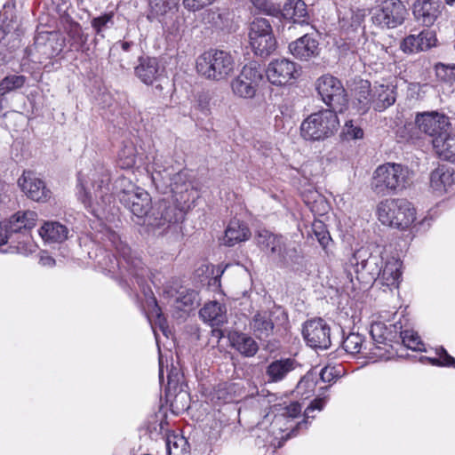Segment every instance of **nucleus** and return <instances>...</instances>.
I'll return each instance as SVG.
<instances>
[{
    "instance_id": "864d4df0",
    "label": "nucleus",
    "mask_w": 455,
    "mask_h": 455,
    "mask_svg": "<svg viewBox=\"0 0 455 455\" xmlns=\"http://www.w3.org/2000/svg\"><path fill=\"white\" fill-rule=\"evenodd\" d=\"M252 5L259 11L263 12L268 15H275L278 13V9L267 0H250Z\"/></svg>"
},
{
    "instance_id": "6ab92c4d",
    "label": "nucleus",
    "mask_w": 455,
    "mask_h": 455,
    "mask_svg": "<svg viewBox=\"0 0 455 455\" xmlns=\"http://www.w3.org/2000/svg\"><path fill=\"white\" fill-rule=\"evenodd\" d=\"M443 8L441 0H416L412 5V13L416 20L429 27L441 16Z\"/></svg>"
},
{
    "instance_id": "6e6d98bb",
    "label": "nucleus",
    "mask_w": 455,
    "mask_h": 455,
    "mask_svg": "<svg viewBox=\"0 0 455 455\" xmlns=\"http://www.w3.org/2000/svg\"><path fill=\"white\" fill-rule=\"evenodd\" d=\"M301 405L298 402H292L283 408L282 415L287 418H296L301 412Z\"/></svg>"
},
{
    "instance_id": "bb28decb",
    "label": "nucleus",
    "mask_w": 455,
    "mask_h": 455,
    "mask_svg": "<svg viewBox=\"0 0 455 455\" xmlns=\"http://www.w3.org/2000/svg\"><path fill=\"white\" fill-rule=\"evenodd\" d=\"M432 144L439 157L455 163V134L451 130L445 135L432 140Z\"/></svg>"
},
{
    "instance_id": "0e129e2a",
    "label": "nucleus",
    "mask_w": 455,
    "mask_h": 455,
    "mask_svg": "<svg viewBox=\"0 0 455 455\" xmlns=\"http://www.w3.org/2000/svg\"><path fill=\"white\" fill-rule=\"evenodd\" d=\"M159 380L160 382L164 379V369H163V360L162 357H159Z\"/></svg>"
},
{
    "instance_id": "8fccbe9b",
    "label": "nucleus",
    "mask_w": 455,
    "mask_h": 455,
    "mask_svg": "<svg viewBox=\"0 0 455 455\" xmlns=\"http://www.w3.org/2000/svg\"><path fill=\"white\" fill-rule=\"evenodd\" d=\"M436 76L447 82L455 80V66H449L439 63L435 66Z\"/></svg>"
},
{
    "instance_id": "c03bdc74",
    "label": "nucleus",
    "mask_w": 455,
    "mask_h": 455,
    "mask_svg": "<svg viewBox=\"0 0 455 455\" xmlns=\"http://www.w3.org/2000/svg\"><path fill=\"white\" fill-rule=\"evenodd\" d=\"M187 444V441L182 436L171 435L166 440V449L169 455H180Z\"/></svg>"
},
{
    "instance_id": "9d476101",
    "label": "nucleus",
    "mask_w": 455,
    "mask_h": 455,
    "mask_svg": "<svg viewBox=\"0 0 455 455\" xmlns=\"http://www.w3.org/2000/svg\"><path fill=\"white\" fill-rule=\"evenodd\" d=\"M371 8L372 22L382 28H394L403 23L408 14L400 0H374Z\"/></svg>"
},
{
    "instance_id": "680f3d73",
    "label": "nucleus",
    "mask_w": 455,
    "mask_h": 455,
    "mask_svg": "<svg viewBox=\"0 0 455 455\" xmlns=\"http://www.w3.org/2000/svg\"><path fill=\"white\" fill-rule=\"evenodd\" d=\"M40 264L44 267H52L55 265V259L46 252H43L40 256Z\"/></svg>"
},
{
    "instance_id": "09e8293b",
    "label": "nucleus",
    "mask_w": 455,
    "mask_h": 455,
    "mask_svg": "<svg viewBox=\"0 0 455 455\" xmlns=\"http://www.w3.org/2000/svg\"><path fill=\"white\" fill-rule=\"evenodd\" d=\"M202 20L205 24L219 27L222 24V15L219 9H208L202 13Z\"/></svg>"
},
{
    "instance_id": "c9c22d12",
    "label": "nucleus",
    "mask_w": 455,
    "mask_h": 455,
    "mask_svg": "<svg viewBox=\"0 0 455 455\" xmlns=\"http://www.w3.org/2000/svg\"><path fill=\"white\" fill-rule=\"evenodd\" d=\"M27 81L25 76L11 75L5 76L0 82V93L4 95L11 91L21 88Z\"/></svg>"
},
{
    "instance_id": "423d86ee",
    "label": "nucleus",
    "mask_w": 455,
    "mask_h": 455,
    "mask_svg": "<svg viewBox=\"0 0 455 455\" xmlns=\"http://www.w3.org/2000/svg\"><path fill=\"white\" fill-rule=\"evenodd\" d=\"M109 171L102 164H96L88 173H80L79 199L85 206H91L93 202L101 200L106 203L109 200Z\"/></svg>"
},
{
    "instance_id": "4c0bfd02",
    "label": "nucleus",
    "mask_w": 455,
    "mask_h": 455,
    "mask_svg": "<svg viewBox=\"0 0 455 455\" xmlns=\"http://www.w3.org/2000/svg\"><path fill=\"white\" fill-rule=\"evenodd\" d=\"M136 163V148L133 145H125L118 153V164L123 169H130Z\"/></svg>"
},
{
    "instance_id": "4468645a",
    "label": "nucleus",
    "mask_w": 455,
    "mask_h": 455,
    "mask_svg": "<svg viewBox=\"0 0 455 455\" xmlns=\"http://www.w3.org/2000/svg\"><path fill=\"white\" fill-rule=\"evenodd\" d=\"M262 80L261 70L256 64L245 65L239 75L231 82L233 93L243 99H252Z\"/></svg>"
},
{
    "instance_id": "b1692460",
    "label": "nucleus",
    "mask_w": 455,
    "mask_h": 455,
    "mask_svg": "<svg viewBox=\"0 0 455 455\" xmlns=\"http://www.w3.org/2000/svg\"><path fill=\"white\" fill-rule=\"evenodd\" d=\"M290 52L293 56L307 60L319 54V43L316 37L306 34L289 45Z\"/></svg>"
},
{
    "instance_id": "cd10ccee",
    "label": "nucleus",
    "mask_w": 455,
    "mask_h": 455,
    "mask_svg": "<svg viewBox=\"0 0 455 455\" xmlns=\"http://www.w3.org/2000/svg\"><path fill=\"white\" fill-rule=\"evenodd\" d=\"M251 235L247 226L239 220H231L223 237V243L228 246H233L237 243L249 239Z\"/></svg>"
},
{
    "instance_id": "39448f33",
    "label": "nucleus",
    "mask_w": 455,
    "mask_h": 455,
    "mask_svg": "<svg viewBox=\"0 0 455 455\" xmlns=\"http://www.w3.org/2000/svg\"><path fill=\"white\" fill-rule=\"evenodd\" d=\"M411 172L408 167L395 163L378 166L372 174L371 189L378 195L397 194L409 186Z\"/></svg>"
},
{
    "instance_id": "774afa93",
    "label": "nucleus",
    "mask_w": 455,
    "mask_h": 455,
    "mask_svg": "<svg viewBox=\"0 0 455 455\" xmlns=\"http://www.w3.org/2000/svg\"><path fill=\"white\" fill-rule=\"evenodd\" d=\"M445 3L449 5H452L453 4H455V0H445Z\"/></svg>"
},
{
    "instance_id": "ddd939ff",
    "label": "nucleus",
    "mask_w": 455,
    "mask_h": 455,
    "mask_svg": "<svg viewBox=\"0 0 455 455\" xmlns=\"http://www.w3.org/2000/svg\"><path fill=\"white\" fill-rule=\"evenodd\" d=\"M316 90L322 100L337 112H343L347 104L345 89L336 77L325 75L318 78Z\"/></svg>"
},
{
    "instance_id": "9b49d317",
    "label": "nucleus",
    "mask_w": 455,
    "mask_h": 455,
    "mask_svg": "<svg viewBox=\"0 0 455 455\" xmlns=\"http://www.w3.org/2000/svg\"><path fill=\"white\" fill-rule=\"evenodd\" d=\"M249 42L254 53L261 57L268 56L275 50L276 40L267 19H253L249 27Z\"/></svg>"
},
{
    "instance_id": "7c9ffc66",
    "label": "nucleus",
    "mask_w": 455,
    "mask_h": 455,
    "mask_svg": "<svg viewBox=\"0 0 455 455\" xmlns=\"http://www.w3.org/2000/svg\"><path fill=\"white\" fill-rule=\"evenodd\" d=\"M42 239L48 243H62L68 238V229L56 221L45 222L38 230Z\"/></svg>"
},
{
    "instance_id": "de8ad7c7",
    "label": "nucleus",
    "mask_w": 455,
    "mask_h": 455,
    "mask_svg": "<svg viewBox=\"0 0 455 455\" xmlns=\"http://www.w3.org/2000/svg\"><path fill=\"white\" fill-rule=\"evenodd\" d=\"M175 2L176 0H149L151 16L155 18L164 14L171 8L170 5Z\"/></svg>"
},
{
    "instance_id": "c756f323",
    "label": "nucleus",
    "mask_w": 455,
    "mask_h": 455,
    "mask_svg": "<svg viewBox=\"0 0 455 455\" xmlns=\"http://www.w3.org/2000/svg\"><path fill=\"white\" fill-rule=\"evenodd\" d=\"M231 346L244 356H253L259 350L257 342L250 336L241 332H231L228 335Z\"/></svg>"
},
{
    "instance_id": "5701e85b",
    "label": "nucleus",
    "mask_w": 455,
    "mask_h": 455,
    "mask_svg": "<svg viewBox=\"0 0 455 455\" xmlns=\"http://www.w3.org/2000/svg\"><path fill=\"white\" fill-rule=\"evenodd\" d=\"M299 363L293 358H280L272 361L266 368V376L269 383L283 381Z\"/></svg>"
},
{
    "instance_id": "f8f14e48",
    "label": "nucleus",
    "mask_w": 455,
    "mask_h": 455,
    "mask_svg": "<svg viewBox=\"0 0 455 455\" xmlns=\"http://www.w3.org/2000/svg\"><path fill=\"white\" fill-rule=\"evenodd\" d=\"M257 244L266 251H269L274 260L282 266H287L293 261L296 251L287 246L285 239L282 235L272 234L263 229L256 235Z\"/></svg>"
},
{
    "instance_id": "bf43d9fd",
    "label": "nucleus",
    "mask_w": 455,
    "mask_h": 455,
    "mask_svg": "<svg viewBox=\"0 0 455 455\" xmlns=\"http://www.w3.org/2000/svg\"><path fill=\"white\" fill-rule=\"evenodd\" d=\"M335 376L334 367L326 366L321 370L320 378L323 382H331Z\"/></svg>"
},
{
    "instance_id": "a19ab883",
    "label": "nucleus",
    "mask_w": 455,
    "mask_h": 455,
    "mask_svg": "<svg viewBox=\"0 0 455 455\" xmlns=\"http://www.w3.org/2000/svg\"><path fill=\"white\" fill-rule=\"evenodd\" d=\"M68 36L72 40L71 45L76 50H83L87 42V36L83 33L82 28L78 24L70 26Z\"/></svg>"
},
{
    "instance_id": "3c124183",
    "label": "nucleus",
    "mask_w": 455,
    "mask_h": 455,
    "mask_svg": "<svg viewBox=\"0 0 455 455\" xmlns=\"http://www.w3.org/2000/svg\"><path fill=\"white\" fill-rule=\"evenodd\" d=\"M438 358L429 359L432 364H439L442 366H454L455 359L450 355L443 347L437 349Z\"/></svg>"
},
{
    "instance_id": "49530a36",
    "label": "nucleus",
    "mask_w": 455,
    "mask_h": 455,
    "mask_svg": "<svg viewBox=\"0 0 455 455\" xmlns=\"http://www.w3.org/2000/svg\"><path fill=\"white\" fill-rule=\"evenodd\" d=\"M370 333L376 345L385 344L387 339V330L383 323H372Z\"/></svg>"
},
{
    "instance_id": "412c9836",
    "label": "nucleus",
    "mask_w": 455,
    "mask_h": 455,
    "mask_svg": "<svg viewBox=\"0 0 455 455\" xmlns=\"http://www.w3.org/2000/svg\"><path fill=\"white\" fill-rule=\"evenodd\" d=\"M164 68L156 58L140 57L134 68L135 76L145 84L151 85L162 76Z\"/></svg>"
},
{
    "instance_id": "052dcab7",
    "label": "nucleus",
    "mask_w": 455,
    "mask_h": 455,
    "mask_svg": "<svg viewBox=\"0 0 455 455\" xmlns=\"http://www.w3.org/2000/svg\"><path fill=\"white\" fill-rule=\"evenodd\" d=\"M153 302L155 304V309L154 310H155L156 315L157 316V322H158V324H159V328L162 331V332L164 333V335L168 337V327L164 325V319L162 318V315H161V313H160V308L158 307L155 299H153Z\"/></svg>"
},
{
    "instance_id": "c85d7f7f",
    "label": "nucleus",
    "mask_w": 455,
    "mask_h": 455,
    "mask_svg": "<svg viewBox=\"0 0 455 455\" xmlns=\"http://www.w3.org/2000/svg\"><path fill=\"white\" fill-rule=\"evenodd\" d=\"M200 316L212 326H220L227 322V309L220 303L211 301L200 310Z\"/></svg>"
},
{
    "instance_id": "338daca9",
    "label": "nucleus",
    "mask_w": 455,
    "mask_h": 455,
    "mask_svg": "<svg viewBox=\"0 0 455 455\" xmlns=\"http://www.w3.org/2000/svg\"><path fill=\"white\" fill-rule=\"evenodd\" d=\"M59 8H60V11L66 12V10H67V8H68V4H67V3H66V2H64V3L62 4V5H61V6H59Z\"/></svg>"
},
{
    "instance_id": "a878e982",
    "label": "nucleus",
    "mask_w": 455,
    "mask_h": 455,
    "mask_svg": "<svg viewBox=\"0 0 455 455\" xmlns=\"http://www.w3.org/2000/svg\"><path fill=\"white\" fill-rule=\"evenodd\" d=\"M402 262L395 259L390 258L387 259L381 267V273L377 275L376 281L381 285L390 288H398L401 279Z\"/></svg>"
},
{
    "instance_id": "2eb2a0df",
    "label": "nucleus",
    "mask_w": 455,
    "mask_h": 455,
    "mask_svg": "<svg viewBox=\"0 0 455 455\" xmlns=\"http://www.w3.org/2000/svg\"><path fill=\"white\" fill-rule=\"evenodd\" d=\"M415 124L421 132L431 137L432 140L445 135L451 130L449 117L437 111L418 113Z\"/></svg>"
},
{
    "instance_id": "69168bd1",
    "label": "nucleus",
    "mask_w": 455,
    "mask_h": 455,
    "mask_svg": "<svg viewBox=\"0 0 455 455\" xmlns=\"http://www.w3.org/2000/svg\"><path fill=\"white\" fill-rule=\"evenodd\" d=\"M121 45H122V49L126 52L130 49L132 43L123 42Z\"/></svg>"
},
{
    "instance_id": "5fc2aeb1",
    "label": "nucleus",
    "mask_w": 455,
    "mask_h": 455,
    "mask_svg": "<svg viewBox=\"0 0 455 455\" xmlns=\"http://www.w3.org/2000/svg\"><path fill=\"white\" fill-rule=\"evenodd\" d=\"M216 0H183V5L190 12H196L212 4Z\"/></svg>"
},
{
    "instance_id": "a211bd4d",
    "label": "nucleus",
    "mask_w": 455,
    "mask_h": 455,
    "mask_svg": "<svg viewBox=\"0 0 455 455\" xmlns=\"http://www.w3.org/2000/svg\"><path fill=\"white\" fill-rule=\"evenodd\" d=\"M296 64L287 59L272 60L266 70L268 81L277 86L285 85L296 77Z\"/></svg>"
},
{
    "instance_id": "e2e57ef3",
    "label": "nucleus",
    "mask_w": 455,
    "mask_h": 455,
    "mask_svg": "<svg viewBox=\"0 0 455 455\" xmlns=\"http://www.w3.org/2000/svg\"><path fill=\"white\" fill-rule=\"evenodd\" d=\"M168 384L177 383L179 381V372L177 369H172L167 376Z\"/></svg>"
},
{
    "instance_id": "4be33fe9",
    "label": "nucleus",
    "mask_w": 455,
    "mask_h": 455,
    "mask_svg": "<svg viewBox=\"0 0 455 455\" xmlns=\"http://www.w3.org/2000/svg\"><path fill=\"white\" fill-rule=\"evenodd\" d=\"M430 188L436 196H443L452 188L455 182L454 172L452 169L441 165L430 173Z\"/></svg>"
},
{
    "instance_id": "6e6552de",
    "label": "nucleus",
    "mask_w": 455,
    "mask_h": 455,
    "mask_svg": "<svg viewBox=\"0 0 455 455\" xmlns=\"http://www.w3.org/2000/svg\"><path fill=\"white\" fill-rule=\"evenodd\" d=\"M378 220L385 226L405 229L416 220V212L412 204L403 198H387L377 205Z\"/></svg>"
},
{
    "instance_id": "37998d69",
    "label": "nucleus",
    "mask_w": 455,
    "mask_h": 455,
    "mask_svg": "<svg viewBox=\"0 0 455 455\" xmlns=\"http://www.w3.org/2000/svg\"><path fill=\"white\" fill-rule=\"evenodd\" d=\"M363 338L358 333H350L342 343L343 348L349 354H357L361 351Z\"/></svg>"
},
{
    "instance_id": "473e14b6",
    "label": "nucleus",
    "mask_w": 455,
    "mask_h": 455,
    "mask_svg": "<svg viewBox=\"0 0 455 455\" xmlns=\"http://www.w3.org/2000/svg\"><path fill=\"white\" fill-rule=\"evenodd\" d=\"M251 326L254 333L259 338L267 337L273 328L274 323H272L267 312L256 314L251 323Z\"/></svg>"
},
{
    "instance_id": "79ce46f5",
    "label": "nucleus",
    "mask_w": 455,
    "mask_h": 455,
    "mask_svg": "<svg viewBox=\"0 0 455 455\" xmlns=\"http://www.w3.org/2000/svg\"><path fill=\"white\" fill-rule=\"evenodd\" d=\"M363 129L355 125L352 120H349L345 123L340 136L344 140H351L363 139Z\"/></svg>"
},
{
    "instance_id": "58836bf2",
    "label": "nucleus",
    "mask_w": 455,
    "mask_h": 455,
    "mask_svg": "<svg viewBox=\"0 0 455 455\" xmlns=\"http://www.w3.org/2000/svg\"><path fill=\"white\" fill-rule=\"evenodd\" d=\"M200 300L199 294L195 290L184 289L179 291L178 297L176 298V307L181 308V307H194L198 305Z\"/></svg>"
},
{
    "instance_id": "393cba45",
    "label": "nucleus",
    "mask_w": 455,
    "mask_h": 455,
    "mask_svg": "<svg viewBox=\"0 0 455 455\" xmlns=\"http://www.w3.org/2000/svg\"><path fill=\"white\" fill-rule=\"evenodd\" d=\"M396 100L395 86L393 84H376L372 88V107L377 111H383L392 106Z\"/></svg>"
},
{
    "instance_id": "20e7f679",
    "label": "nucleus",
    "mask_w": 455,
    "mask_h": 455,
    "mask_svg": "<svg viewBox=\"0 0 455 455\" xmlns=\"http://www.w3.org/2000/svg\"><path fill=\"white\" fill-rule=\"evenodd\" d=\"M152 169L151 178L156 188L164 194L169 189L172 199L177 202V206L182 211L180 204L186 203L188 199L187 193L191 188L187 172L172 173V170L164 166L162 157L158 156L154 158Z\"/></svg>"
},
{
    "instance_id": "ea45409f",
    "label": "nucleus",
    "mask_w": 455,
    "mask_h": 455,
    "mask_svg": "<svg viewBox=\"0 0 455 455\" xmlns=\"http://www.w3.org/2000/svg\"><path fill=\"white\" fill-rule=\"evenodd\" d=\"M401 339L403 344L414 351L424 350V344L420 339V337L412 330H405L401 332Z\"/></svg>"
},
{
    "instance_id": "dca6fc26",
    "label": "nucleus",
    "mask_w": 455,
    "mask_h": 455,
    "mask_svg": "<svg viewBox=\"0 0 455 455\" xmlns=\"http://www.w3.org/2000/svg\"><path fill=\"white\" fill-rule=\"evenodd\" d=\"M349 263L357 274H366L376 281L377 275L381 273L384 259L379 254L371 253L368 248L361 247L354 252Z\"/></svg>"
},
{
    "instance_id": "603ef678",
    "label": "nucleus",
    "mask_w": 455,
    "mask_h": 455,
    "mask_svg": "<svg viewBox=\"0 0 455 455\" xmlns=\"http://www.w3.org/2000/svg\"><path fill=\"white\" fill-rule=\"evenodd\" d=\"M419 44H418V37L416 35H410L406 36L401 43V50L405 53H414L420 52Z\"/></svg>"
},
{
    "instance_id": "4d7b16f0",
    "label": "nucleus",
    "mask_w": 455,
    "mask_h": 455,
    "mask_svg": "<svg viewBox=\"0 0 455 455\" xmlns=\"http://www.w3.org/2000/svg\"><path fill=\"white\" fill-rule=\"evenodd\" d=\"M196 108L204 116L210 113V98L206 94H199L196 98Z\"/></svg>"
},
{
    "instance_id": "f3484780",
    "label": "nucleus",
    "mask_w": 455,
    "mask_h": 455,
    "mask_svg": "<svg viewBox=\"0 0 455 455\" xmlns=\"http://www.w3.org/2000/svg\"><path fill=\"white\" fill-rule=\"evenodd\" d=\"M302 333L307 344L313 348L326 349L331 345L330 327L321 318L307 321Z\"/></svg>"
},
{
    "instance_id": "72a5a7b5",
    "label": "nucleus",
    "mask_w": 455,
    "mask_h": 455,
    "mask_svg": "<svg viewBox=\"0 0 455 455\" xmlns=\"http://www.w3.org/2000/svg\"><path fill=\"white\" fill-rule=\"evenodd\" d=\"M114 12H105L98 17L92 18L91 20V26L96 36L103 38L105 36V32L114 26Z\"/></svg>"
},
{
    "instance_id": "13d9d810",
    "label": "nucleus",
    "mask_w": 455,
    "mask_h": 455,
    "mask_svg": "<svg viewBox=\"0 0 455 455\" xmlns=\"http://www.w3.org/2000/svg\"><path fill=\"white\" fill-rule=\"evenodd\" d=\"M325 403L326 401L324 398L315 399L305 410V417L307 419L314 418V416L311 415V413L314 412L315 410L322 411L325 405Z\"/></svg>"
},
{
    "instance_id": "f03ea898",
    "label": "nucleus",
    "mask_w": 455,
    "mask_h": 455,
    "mask_svg": "<svg viewBox=\"0 0 455 455\" xmlns=\"http://www.w3.org/2000/svg\"><path fill=\"white\" fill-rule=\"evenodd\" d=\"M107 239L116 250L117 256L107 254L99 263L102 268L110 273L119 270L120 275L125 281L134 279L136 283L145 291L148 281L155 282L151 278L150 270L146 267L141 259L132 255L131 248L124 243L119 235L114 231H108Z\"/></svg>"
},
{
    "instance_id": "2f4dec72",
    "label": "nucleus",
    "mask_w": 455,
    "mask_h": 455,
    "mask_svg": "<svg viewBox=\"0 0 455 455\" xmlns=\"http://www.w3.org/2000/svg\"><path fill=\"white\" fill-rule=\"evenodd\" d=\"M282 16L293 23L305 24L307 17V5L301 0H289L283 7Z\"/></svg>"
},
{
    "instance_id": "0eeeda50",
    "label": "nucleus",
    "mask_w": 455,
    "mask_h": 455,
    "mask_svg": "<svg viewBox=\"0 0 455 455\" xmlns=\"http://www.w3.org/2000/svg\"><path fill=\"white\" fill-rule=\"evenodd\" d=\"M196 68L204 78L220 82L227 80L234 73L235 62L228 52L210 50L198 56Z\"/></svg>"
},
{
    "instance_id": "1a4fd4ad",
    "label": "nucleus",
    "mask_w": 455,
    "mask_h": 455,
    "mask_svg": "<svg viewBox=\"0 0 455 455\" xmlns=\"http://www.w3.org/2000/svg\"><path fill=\"white\" fill-rule=\"evenodd\" d=\"M337 113L332 109H323L309 115L300 124L302 138L319 141L331 137L339 127Z\"/></svg>"
},
{
    "instance_id": "aec40b11",
    "label": "nucleus",
    "mask_w": 455,
    "mask_h": 455,
    "mask_svg": "<svg viewBox=\"0 0 455 455\" xmlns=\"http://www.w3.org/2000/svg\"><path fill=\"white\" fill-rule=\"evenodd\" d=\"M18 183L27 196L34 201L45 202L51 196L44 182L30 172H24Z\"/></svg>"
},
{
    "instance_id": "7ed1b4c3",
    "label": "nucleus",
    "mask_w": 455,
    "mask_h": 455,
    "mask_svg": "<svg viewBox=\"0 0 455 455\" xmlns=\"http://www.w3.org/2000/svg\"><path fill=\"white\" fill-rule=\"evenodd\" d=\"M36 212L26 211L19 212L8 221L0 223V245L9 243L11 247L21 254L36 251V244L28 231L36 226Z\"/></svg>"
},
{
    "instance_id": "f257e3e1",
    "label": "nucleus",
    "mask_w": 455,
    "mask_h": 455,
    "mask_svg": "<svg viewBox=\"0 0 455 455\" xmlns=\"http://www.w3.org/2000/svg\"><path fill=\"white\" fill-rule=\"evenodd\" d=\"M121 203L138 218H145L144 224L154 229L168 228L171 224L183 219V212L166 199H162L150 208L151 197L142 188H136L130 191H123L120 195Z\"/></svg>"
},
{
    "instance_id": "a18cd8bd",
    "label": "nucleus",
    "mask_w": 455,
    "mask_h": 455,
    "mask_svg": "<svg viewBox=\"0 0 455 455\" xmlns=\"http://www.w3.org/2000/svg\"><path fill=\"white\" fill-rule=\"evenodd\" d=\"M418 37V44H419V51H427L433 46H435L437 39L434 31L431 30H423L419 35H416Z\"/></svg>"
},
{
    "instance_id": "e433bc0d",
    "label": "nucleus",
    "mask_w": 455,
    "mask_h": 455,
    "mask_svg": "<svg viewBox=\"0 0 455 455\" xmlns=\"http://www.w3.org/2000/svg\"><path fill=\"white\" fill-rule=\"evenodd\" d=\"M311 236L312 238H315L323 249H325L331 241L329 231L321 220H315L313 222Z\"/></svg>"
},
{
    "instance_id": "f704fd0d",
    "label": "nucleus",
    "mask_w": 455,
    "mask_h": 455,
    "mask_svg": "<svg viewBox=\"0 0 455 455\" xmlns=\"http://www.w3.org/2000/svg\"><path fill=\"white\" fill-rule=\"evenodd\" d=\"M371 95L372 89L369 82L362 81L355 92V99L360 105L359 109L363 113L366 112L372 106Z\"/></svg>"
}]
</instances>
